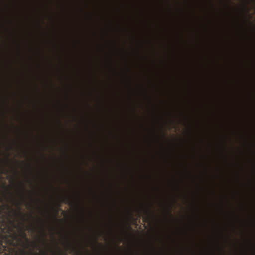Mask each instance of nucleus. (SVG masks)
<instances>
[{
  "instance_id": "obj_1",
  "label": "nucleus",
  "mask_w": 255,
  "mask_h": 255,
  "mask_svg": "<svg viewBox=\"0 0 255 255\" xmlns=\"http://www.w3.org/2000/svg\"><path fill=\"white\" fill-rule=\"evenodd\" d=\"M151 213V211L149 209L146 211V216L143 218V221L144 222H147L150 220Z\"/></svg>"
},
{
  "instance_id": "obj_3",
  "label": "nucleus",
  "mask_w": 255,
  "mask_h": 255,
  "mask_svg": "<svg viewBox=\"0 0 255 255\" xmlns=\"http://www.w3.org/2000/svg\"><path fill=\"white\" fill-rule=\"evenodd\" d=\"M168 213H169V214L171 216H172V214H171V208H170V209H169V211H168Z\"/></svg>"
},
{
  "instance_id": "obj_6",
  "label": "nucleus",
  "mask_w": 255,
  "mask_h": 255,
  "mask_svg": "<svg viewBox=\"0 0 255 255\" xmlns=\"http://www.w3.org/2000/svg\"><path fill=\"white\" fill-rule=\"evenodd\" d=\"M6 160H7V161H9V159H8V158H6Z\"/></svg>"
},
{
  "instance_id": "obj_5",
  "label": "nucleus",
  "mask_w": 255,
  "mask_h": 255,
  "mask_svg": "<svg viewBox=\"0 0 255 255\" xmlns=\"http://www.w3.org/2000/svg\"><path fill=\"white\" fill-rule=\"evenodd\" d=\"M95 242L96 244H98V241H97V237H96V238L95 240Z\"/></svg>"
},
{
  "instance_id": "obj_4",
  "label": "nucleus",
  "mask_w": 255,
  "mask_h": 255,
  "mask_svg": "<svg viewBox=\"0 0 255 255\" xmlns=\"http://www.w3.org/2000/svg\"><path fill=\"white\" fill-rule=\"evenodd\" d=\"M68 200H69V199H68V198H64V199H63V202H67V201H68Z\"/></svg>"
},
{
  "instance_id": "obj_8",
  "label": "nucleus",
  "mask_w": 255,
  "mask_h": 255,
  "mask_svg": "<svg viewBox=\"0 0 255 255\" xmlns=\"http://www.w3.org/2000/svg\"><path fill=\"white\" fill-rule=\"evenodd\" d=\"M23 234H24V236H26L25 233L24 232H23Z\"/></svg>"
},
{
  "instance_id": "obj_2",
  "label": "nucleus",
  "mask_w": 255,
  "mask_h": 255,
  "mask_svg": "<svg viewBox=\"0 0 255 255\" xmlns=\"http://www.w3.org/2000/svg\"><path fill=\"white\" fill-rule=\"evenodd\" d=\"M42 233H43V237L45 238L46 236V232L45 231V230H44L43 227H42Z\"/></svg>"
},
{
  "instance_id": "obj_7",
  "label": "nucleus",
  "mask_w": 255,
  "mask_h": 255,
  "mask_svg": "<svg viewBox=\"0 0 255 255\" xmlns=\"http://www.w3.org/2000/svg\"><path fill=\"white\" fill-rule=\"evenodd\" d=\"M22 190H25V189L24 188V187H22Z\"/></svg>"
}]
</instances>
